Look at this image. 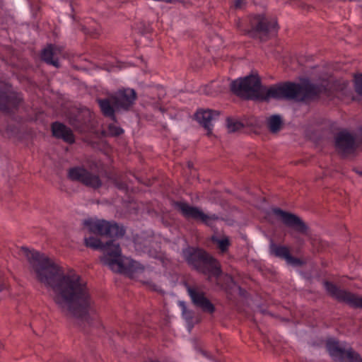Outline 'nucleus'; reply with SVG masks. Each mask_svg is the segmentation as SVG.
Wrapping results in <instances>:
<instances>
[{"label": "nucleus", "instance_id": "nucleus-5", "mask_svg": "<svg viewBox=\"0 0 362 362\" xmlns=\"http://www.w3.org/2000/svg\"><path fill=\"white\" fill-rule=\"evenodd\" d=\"M335 146L343 156L352 154L362 147V129L357 134L347 131L340 132L335 137Z\"/></svg>", "mask_w": 362, "mask_h": 362}, {"label": "nucleus", "instance_id": "nucleus-3", "mask_svg": "<svg viewBox=\"0 0 362 362\" xmlns=\"http://www.w3.org/2000/svg\"><path fill=\"white\" fill-rule=\"evenodd\" d=\"M84 244L95 250L101 249L103 252L101 262L114 272L124 274L132 278L145 276L148 273V269L139 262L122 255L119 245L115 240L104 245L100 238L90 236L84 238Z\"/></svg>", "mask_w": 362, "mask_h": 362}, {"label": "nucleus", "instance_id": "nucleus-20", "mask_svg": "<svg viewBox=\"0 0 362 362\" xmlns=\"http://www.w3.org/2000/svg\"><path fill=\"white\" fill-rule=\"evenodd\" d=\"M267 124L269 130L273 133H276L279 131L281 127V118L279 115H272L268 119Z\"/></svg>", "mask_w": 362, "mask_h": 362}, {"label": "nucleus", "instance_id": "nucleus-10", "mask_svg": "<svg viewBox=\"0 0 362 362\" xmlns=\"http://www.w3.org/2000/svg\"><path fill=\"white\" fill-rule=\"evenodd\" d=\"M273 212L274 214L279 216L286 225L293 227L297 231L301 233H307L308 226L298 216L284 211L280 209H274Z\"/></svg>", "mask_w": 362, "mask_h": 362}, {"label": "nucleus", "instance_id": "nucleus-16", "mask_svg": "<svg viewBox=\"0 0 362 362\" xmlns=\"http://www.w3.org/2000/svg\"><path fill=\"white\" fill-rule=\"evenodd\" d=\"M20 95H16L13 92L2 90L0 88V107L6 109L10 106H15L18 102L21 101Z\"/></svg>", "mask_w": 362, "mask_h": 362}, {"label": "nucleus", "instance_id": "nucleus-6", "mask_svg": "<svg viewBox=\"0 0 362 362\" xmlns=\"http://www.w3.org/2000/svg\"><path fill=\"white\" fill-rule=\"evenodd\" d=\"M327 348L330 356L341 362H362L358 355L347 349L345 344H339L337 341L330 339L327 342Z\"/></svg>", "mask_w": 362, "mask_h": 362}, {"label": "nucleus", "instance_id": "nucleus-13", "mask_svg": "<svg viewBox=\"0 0 362 362\" xmlns=\"http://www.w3.org/2000/svg\"><path fill=\"white\" fill-rule=\"evenodd\" d=\"M136 93L133 89H125L118 92L115 98V109H127L135 100Z\"/></svg>", "mask_w": 362, "mask_h": 362}, {"label": "nucleus", "instance_id": "nucleus-15", "mask_svg": "<svg viewBox=\"0 0 362 362\" xmlns=\"http://www.w3.org/2000/svg\"><path fill=\"white\" fill-rule=\"evenodd\" d=\"M188 293L192 302L204 310L212 313L214 310L213 305L204 297V293L195 288L189 287Z\"/></svg>", "mask_w": 362, "mask_h": 362}, {"label": "nucleus", "instance_id": "nucleus-23", "mask_svg": "<svg viewBox=\"0 0 362 362\" xmlns=\"http://www.w3.org/2000/svg\"><path fill=\"white\" fill-rule=\"evenodd\" d=\"M227 129L229 132H235L240 130L243 127L242 123L235 119H227Z\"/></svg>", "mask_w": 362, "mask_h": 362}, {"label": "nucleus", "instance_id": "nucleus-22", "mask_svg": "<svg viewBox=\"0 0 362 362\" xmlns=\"http://www.w3.org/2000/svg\"><path fill=\"white\" fill-rule=\"evenodd\" d=\"M100 107L101 108L102 112L108 116H112L113 115L115 108V101L113 102V106L110 105V103L107 100H100L98 101Z\"/></svg>", "mask_w": 362, "mask_h": 362}, {"label": "nucleus", "instance_id": "nucleus-26", "mask_svg": "<svg viewBox=\"0 0 362 362\" xmlns=\"http://www.w3.org/2000/svg\"><path fill=\"white\" fill-rule=\"evenodd\" d=\"M355 87L356 92L362 95V75L356 78Z\"/></svg>", "mask_w": 362, "mask_h": 362}, {"label": "nucleus", "instance_id": "nucleus-28", "mask_svg": "<svg viewBox=\"0 0 362 362\" xmlns=\"http://www.w3.org/2000/svg\"><path fill=\"white\" fill-rule=\"evenodd\" d=\"M6 287V284L4 281H0V291H1L3 289H4Z\"/></svg>", "mask_w": 362, "mask_h": 362}, {"label": "nucleus", "instance_id": "nucleus-14", "mask_svg": "<svg viewBox=\"0 0 362 362\" xmlns=\"http://www.w3.org/2000/svg\"><path fill=\"white\" fill-rule=\"evenodd\" d=\"M195 117L198 122L207 129L208 134H210L213 124L218 117V113L210 110H199Z\"/></svg>", "mask_w": 362, "mask_h": 362}, {"label": "nucleus", "instance_id": "nucleus-2", "mask_svg": "<svg viewBox=\"0 0 362 362\" xmlns=\"http://www.w3.org/2000/svg\"><path fill=\"white\" fill-rule=\"evenodd\" d=\"M231 90L235 94L251 99H305L312 96L315 88L310 85L300 86L295 83H285L269 88L262 87L257 76L252 75L239 78L230 84Z\"/></svg>", "mask_w": 362, "mask_h": 362}, {"label": "nucleus", "instance_id": "nucleus-25", "mask_svg": "<svg viewBox=\"0 0 362 362\" xmlns=\"http://www.w3.org/2000/svg\"><path fill=\"white\" fill-rule=\"evenodd\" d=\"M108 131L109 134L112 136H117L123 132V130L120 127L115 124H110L108 127Z\"/></svg>", "mask_w": 362, "mask_h": 362}, {"label": "nucleus", "instance_id": "nucleus-18", "mask_svg": "<svg viewBox=\"0 0 362 362\" xmlns=\"http://www.w3.org/2000/svg\"><path fill=\"white\" fill-rule=\"evenodd\" d=\"M52 133L56 137L62 138L68 143H73L74 141L71 131L61 123L57 122L53 124Z\"/></svg>", "mask_w": 362, "mask_h": 362}, {"label": "nucleus", "instance_id": "nucleus-9", "mask_svg": "<svg viewBox=\"0 0 362 362\" xmlns=\"http://www.w3.org/2000/svg\"><path fill=\"white\" fill-rule=\"evenodd\" d=\"M176 206L185 217L200 221L208 225L211 224L218 218L215 215L206 214L198 208L190 206L184 202L177 203Z\"/></svg>", "mask_w": 362, "mask_h": 362}, {"label": "nucleus", "instance_id": "nucleus-27", "mask_svg": "<svg viewBox=\"0 0 362 362\" xmlns=\"http://www.w3.org/2000/svg\"><path fill=\"white\" fill-rule=\"evenodd\" d=\"M244 4H245L244 0H235L234 1V6L236 8H243Z\"/></svg>", "mask_w": 362, "mask_h": 362}, {"label": "nucleus", "instance_id": "nucleus-12", "mask_svg": "<svg viewBox=\"0 0 362 362\" xmlns=\"http://www.w3.org/2000/svg\"><path fill=\"white\" fill-rule=\"evenodd\" d=\"M199 264L204 273H209L211 276H217L221 273L218 263L213 257L205 252H202L199 257Z\"/></svg>", "mask_w": 362, "mask_h": 362}, {"label": "nucleus", "instance_id": "nucleus-4", "mask_svg": "<svg viewBox=\"0 0 362 362\" xmlns=\"http://www.w3.org/2000/svg\"><path fill=\"white\" fill-rule=\"evenodd\" d=\"M84 226L90 233L100 236L120 237L124 233L123 228L103 219L90 218L84 221Z\"/></svg>", "mask_w": 362, "mask_h": 362}, {"label": "nucleus", "instance_id": "nucleus-17", "mask_svg": "<svg viewBox=\"0 0 362 362\" xmlns=\"http://www.w3.org/2000/svg\"><path fill=\"white\" fill-rule=\"evenodd\" d=\"M272 255L284 259L288 264L298 265L300 264L299 259L293 258L286 247L272 245L270 247Z\"/></svg>", "mask_w": 362, "mask_h": 362}, {"label": "nucleus", "instance_id": "nucleus-11", "mask_svg": "<svg viewBox=\"0 0 362 362\" xmlns=\"http://www.w3.org/2000/svg\"><path fill=\"white\" fill-rule=\"evenodd\" d=\"M69 177L73 180H78L92 187H98L100 181L98 177L90 174L85 169L74 168L69 170Z\"/></svg>", "mask_w": 362, "mask_h": 362}, {"label": "nucleus", "instance_id": "nucleus-8", "mask_svg": "<svg viewBox=\"0 0 362 362\" xmlns=\"http://www.w3.org/2000/svg\"><path fill=\"white\" fill-rule=\"evenodd\" d=\"M324 286L327 292L337 300L344 302L354 308H362V297L346 291L341 290L329 282H325Z\"/></svg>", "mask_w": 362, "mask_h": 362}, {"label": "nucleus", "instance_id": "nucleus-19", "mask_svg": "<svg viewBox=\"0 0 362 362\" xmlns=\"http://www.w3.org/2000/svg\"><path fill=\"white\" fill-rule=\"evenodd\" d=\"M59 53V49L52 45L46 47L42 53V58L47 63L51 64L56 67L59 66L57 54Z\"/></svg>", "mask_w": 362, "mask_h": 362}, {"label": "nucleus", "instance_id": "nucleus-1", "mask_svg": "<svg viewBox=\"0 0 362 362\" xmlns=\"http://www.w3.org/2000/svg\"><path fill=\"white\" fill-rule=\"evenodd\" d=\"M21 255L29 262L36 279L52 291V298L67 316L90 322L97 318L98 306L86 281L73 271L64 272L54 260L23 247Z\"/></svg>", "mask_w": 362, "mask_h": 362}, {"label": "nucleus", "instance_id": "nucleus-29", "mask_svg": "<svg viewBox=\"0 0 362 362\" xmlns=\"http://www.w3.org/2000/svg\"><path fill=\"white\" fill-rule=\"evenodd\" d=\"M358 174L362 175V171L358 172Z\"/></svg>", "mask_w": 362, "mask_h": 362}, {"label": "nucleus", "instance_id": "nucleus-24", "mask_svg": "<svg viewBox=\"0 0 362 362\" xmlns=\"http://www.w3.org/2000/svg\"><path fill=\"white\" fill-rule=\"evenodd\" d=\"M178 305L182 310V315L186 320H190L192 318V313L187 309L184 301H179Z\"/></svg>", "mask_w": 362, "mask_h": 362}, {"label": "nucleus", "instance_id": "nucleus-7", "mask_svg": "<svg viewBox=\"0 0 362 362\" xmlns=\"http://www.w3.org/2000/svg\"><path fill=\"white\" fill-rule=\"evenodd\" d=\"M251 29L247 30L249 35L253 37L264 40L267 35L276 30V22L274 20L269 21L262 16L253 17L250 22Z\"/></svg>", "mask_w": 362, "mask_h": 362}, {"label": "nucleus", "instance_id": "nucleus-21", "mask_svg": "<svg viewBox=\"0 0 362 362\" xmlns=\"http://www.w3.org/2000/svg\"><path fill=\"white\" fill-rule=\"evenodd\" d=\"M211 240L214 243L217 245L218 247L221 250V252L226 251L230 245L228 238L225 235H214L211 237Z\"/></svg>", "mask_w": 362, "mask_h": 362}]
</instances>
